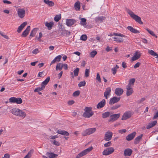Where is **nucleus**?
I'll return each mask as SVG.
<instances>
[{
    "mask_svg": "<svg viewBox=\"0 0 158 158\" xmlns=\"http://www.w3.org/2000/svg\"><path fill=\"white\" fill-rule=\"evenodd\" d=\"M96 130V129L95 128L87 129L83 131L82 133V135L83 136L89 135L94 132Z\"/></svg>",
    "mask_w": 158,
    "mask_h": 158,
    "instance_id": "nucleus-4",
    "label": "nucleus"
},
{
    "mask_svg": "<svg viewBox=\"0 0 158 158\" xmlns=\"http://www.w3.org/2000/svg\"><path fill=\"white\" fill-rule=\"evenodd\" d=\"M135 81V78H132L130 79L129 81L128 85L127 86L132 87L134 84Z\"/></svg>",
    "mask_w": 158,
    "mask_h": 158,
    "instance_id": "nucleus-33",
    "label": "nucleus"
},
{
    "mask_svg": "<svg viewBox=\"0 0 158 158\" xmlns=\"http://www.w3.org/2000/svg\"><path fill=\"white\" fill-rule=\"evenodd\" d=\"M110 114L109 112H106L102 114V117L105 118L108 117L110 115Z\"/></svg>",
    "mask_w": 158,
    "mask_h": 158,
    "instance_id": "nucleus-40",
    "label": "nucleus"
},
{
    "mask_svg": "<svg viewBox=\"0 0 158 158\" xmlns=\"http://www.w3.org/2000/svg\"><path fill=\"white\" fill-rule=\"evenodd\" d=\"M127 12L131 17L135 20L137 22L141 24H143V22L141 21L140 17L135 15L132 11L130 10H128L127 11Z\"/></svg>",
    "mask_w": 158,
    "mask_h": 158,
    "instance_id": "nucleus-1",
    "label": "nucleus"
},
{
    "mask_svg": "<svg viewBox=\"0 0 158 158\" xmlns=\"http://www.w3.org/2000/svg\"><path fill=\"white\" fill-rule=\"evenodd\" d=\"M46 155L49 158H56L58 156L57 154L48 152L46 153Z\"/></svg>",
    "mask_w": 158,
    "mask_h": 158,
    "instance_id": "nucleus-24",
    "label": "nucleus"
},
{
    "mask_svg": "<svg viewBox=\"0 0 158 158\" xmlns=\"http://www.w3.org/2000/svg\"><path fill=\"white\" fill-rule=\"evenodd\" d=\"M19 109L18 108H15L12 109L11 113L14 114L17 116L18 113Z\"/></svg>",
    "mask_w": 158,
    "mask_h": 158,
    "instance_id": "nucleus-35",
    "label": "nucleus"
},
{
    "mask_svg": "<svg viewBox=\"0 0 158 158\" xmlns=\"http://www.w3.org/2000/svg\"><path fill=\"white\" fill-rule=\"evenodd\" d=\"M136 134L135 132H134L133 133L129 134L127 135L126 138V139L127 141H130L133 139L135 137Z\"/></svg>",
    "mask_w": 158,
    "mask_h": 158,
    "instance_id": "nucleus-15",
    "label": "nucleus"
},
{
    "mask_svg": "<svg viewBox=\"0 0 158 158\" xmlns=\"http://www.w3.org/2000/svg\"><path fill=\"white\" fill-rule=\"evenodd\" d=\"M67 30L63 29H62L61 30V34L63 35H66V34L67 33Z\"/></svg>",
    "mask_w": 158,
    "mask_h": 158,
    "instance_id": "nucleus-50",
    "label": "nucleus"
},
{
    "mask_svg": "<svg viewBox=\"0 0 158 158\" xmlns=\"http://www.w3.org/2000/svg\"><path fill=\"white\" fill-rule=\"evenodd\" d=\"M62 68H63L65 70L68 69V65L66 64H62Z\"/></svg>",
    "mask_w": 158,
    "mask_h": 158,
    "instance_id": "nucleus-58",
    "label": "nucleus"
},
{
    "mask_svg": "<svg viewBox=\"0 0 158 158\" xmlns=\"http://www.w3.org/2000/svg\"><path fill=\"white\" fill-rule=\"evenodd\" d=\"M44 1L49 6H52L54 5V3L52 1H49V0H44Z\"/></svg>",
    "mask_w": 158,
    "mask_h": 158,
    "instance_id": "nucleus-30",
    "label": "nucleus"
},
{
    "mask_svg": "<svg viewBox=\"0 0 158 158\" xmlns=\"http://www.w3.org/2000/svg\"><path fill=\"white\" fill-rule=\"evenodd\" d=\"M119 68V67L116 64L115 67L111 69V70L113 75H114L116 73L117 70Z\"/></svg>",
    "mask_w": 158,
    "mask_h": 158,
    "instance_id": "nucleus-34",
    "label": "nucleus"
},
{
    "mask_svg": "<svg viewBox=\"0 0 158 158\" xmlns=\"http://www.w3.org/2000/svg\"><path fill=\"white\" fill-rule=\"evenodd\" d=\"M56 132L59 134L65 136H69V133L67 131L63 130H57Z\"/></svg>",
    "mask_w": 158,
    "mask_h": 158,
    "instance_id": "nucleus-25",
    "label": "nucleus"
},
{
    "mask_svg": "<svg viewBox=\"0 0 158 158\" xmlns=\"http://www.w3.org/2000/svg\"><path fill=\"white\" fill-rule=\"evenodd\" d=\"M50 77H48L44 81L41 83V85H42V86H45L50 81Z\"/></svg>",
    "mask_w": 158,
    "mask_h": 158,
    "instance_id": "nucleus-37",
    "label": "nucleus"
},
{
    "mask_svg": "<svg viewBox=\"0 0 158 158\" xmlns=\"http://www.w3.org/2000/svg\"><path fill=\"white\" fill-rule=\"evenodd\" d=\"M33 152V149L31 150L27 153V154L24 157V158H30L31 156V153Z\"/></svg>",
    "mask_w": 158,
    "mask_h": 158,
    "instance_id": "nucleus-42",
    "label": "nucleus"
},
{
    "mask_svg": "<svg viewBox=\"0 0 158 158\" xmlns=\"http://www.w3.org/2000/svg\"><path fill=\"white\" fill-rule=\"evenodd\" d=\"M38 28H34L31 31L30 35L31 36L34 37L35 36L36 32Z\"/></svg>",
    "mask_w": 158,
    "mask_h": 158,
    "instance_id": "nucleus-38",
    "label": "nucleus"
},
{
    "mask_svg": "<svg viewBox=\"0 0 158 158\" xmlns=\"http://www.w3.org/2000/svg\"><path fill=\"white\" fill-rule=\"evenodd\" d=\"M53 144L57 146H59L60 145V144L58 142L56 141L55 140H54L53 141Z\"/></svg>",
    "mask_w": 158,
    "mask_h": 158,
    "instance_id": "nucleus-59",
    "label": "nucleus"
},
{
    "mask_svg": "<svg viewBox=\"0 0 158 158\" xmlns=\"http://www.w3.org/2000/svg\"><path fill=\"white\" fill-rule=\"evenodd\" d=\"M120 106V105L119 104H116L114 106H113L111 108V109L112 110H115L118 108H119Z\"/></svg>",
    "mask_w": 158,
    "mask_h": 158,
    "instance_id": "nucleus-52",
    "label": "nucleus"
},
{
    "mask_svg": "<svg viewBox=\"0 0 158 158\" xmlns=\"http://www.w3.org/2000/svg\"><path fill=\"white\" fill-rule=\"evenodd\" d=\"M105 17L103 16H98L96 18L95 20L96 22L100 21L102 22L103 20L105 19Z\"/></svg>",
    "mask_w": 158,
    "mask_h": 158,
    "instance_id": "nucleus-41",
    "label": "nucleus"
},
{
    "mask_svg": "<svg viewBox=\"0 0 158 158\" xmlns=\"http://www.w3.org/2000/svg\"><path fill=\"white\" fill-rule=\"evenodd\" d=\"M27 23V22H25L21 24V25L19 27L17 30V32L18 33L20 32L23 28L26 25Z\"/></svg>",
    "mask_w": 158,
    "mask_h": 158,
    "instance_id": "nucleus-21",
    "label": "nucleus"
},
{
    "mask_svg": "<svg viewBox=\"0 0 158 158\" xmlns=\"http://www.w3.org/2000/svg\"><path fill=\"white\" fill-rule=\"evenodd\" d=\"M30 30V26H28L27 27L26 29H25V30L23 32L22 34V36L23 37H26L27 36Z\"/></svg>",
    "mask_w": 158,
    "mask_h": 158,
    "instance_id": "nucleus-20",
    "label": "nucleus"
},
{
    "mask_svg": "<svg viewBox=\"0 0 158 158\" xmlns=\"http://www.w3.org/2000/svg\"><path fill=\"white\" fill-rule=\"evenodd\" d=\"M146 29L147 31H148V32L152 36L155 35V34L153 31H151L148 28H146Z\"/></svg>",
    "mask_w": 158,
    "mask_h": 158,
    "instance_id": "nucleus-54",
    "label": "nucleus"
},
{
    "mask_svg": "<svg viewBox=\"0 0 158 158\" xmlns=\"http://www.w3.org/2000/svg\"><path fill=\"white\" fill-rule=\"evenodd\" d=\"M80 19L81 20L80 24L83 26L86 25L87 23L86 19L85 18H80Z\"/></svg>",
    "mask_w": 158,
    "mask_h": 158,
    "instance_id": "nucleus-36",
    "label": "nucleus"
},
{
    "mask_svg": "<svg viewBox=\"0 0 158 158\" xmlns=\"http://www.w3.org/2000/svg\"><path fill=\"white\" fill-rule=\"evenodd\" d=\"M74 8L76 10H79L80 8V3L79 1L75 3Z\"/></svg>",
    "mask_w": 158,
    "mask_h": 158,
    "instance_id": "nucleus-32",
    "label": "nucleus"
},
{
    "mask_svg": "<svg viewBox=\"0 0 158 158\" xmlns=\"http://www.w3.org/2000/svg\"><path fill=\"white\" fill-rule=\"evenodd\" d=\"M111 89L110 87H108L106 88L105 91L104 92V95L106 99H108V96L110 95Z\"/></svg>",
    "mask_w": 158,
    "mask_h": 158,
    "instance_id": "nucleus-14",
    "label": "nucleus"
},
{
    "mask_svg": "<svg viewBox=\"0 0 158 158\" xmlns=\"http://www.w3.org/2000/svg\"><path fill=\"white\" fill-rule=\"evenodd\" d=\"M93 149L92 147H90L78 154L76 157V158H79L85 155L91 151Z\"/></svg>",
    "mask_w": 158,
    "mask_h": 158,
    "instance_id": "nucleus-3",
    "label": "nucleus"
},
{
    "mask_svg": "<svg viewBox=\"0 0 158 158\" xmlns=\"http://www.w3.org/2000/svg\"><path fill=\"white\" fill-rule=\"evenodd\" d=\"M112 38L114 39V41L117 42H123V39L121 38H118L115 37H114Z\"/></svg>",
    "mask_w": 158,
    "mask_h": 158,
    "instance_id": "nucleus-45",
    "label": "nucleus"
},
{
    "mask_svg": "<svg viewBox=\"0 0 158 158\" xmlns=\"http://www.w3.org/2000/svg\"><path fill=\"white\" fill-rule=\"evenodd\" d=\"M114 149L113 147H110L105 149L102 152L104 155L107 156L112 154L114 151Z\"/></svg>",
    "mask_w": 158,
    "mask_h": 158,
    "instance_id": "nucleus-7",
    "label": "nucleus"
},
{
    "mask_svg": "<svg viewBox=\"0 0 158 158\" xmlns=\"http://www.w3.org/2000/svg\"><path fill=\"white\" fill-rule=\"evenodd\" d=\"M91 107H86L84 110L85 111L83 113V116L85 118H89L94 114V112L92 110Z\"/></svg>",
    "mask_w": 158,
    "mask_h": 158,
    "instance_id": "nucleus-2",
    "label": "nucleus"
},
{
    "mask_svg": "<svg viewBox=\"0 0 158 158\" xmlns=\"http://www.w3.org/2000/svg\"><path fill=\"white\" fill-rule=\"evenodd\" d=\"M106 104V101L103 99L100 102L98 103L97 106V107L98 109H100L103 107Z\"/></svg>",
    "mask_w": 158,
    "mask_h": 158,
    "instance_id": "nucleus-17",
    "label": "nucleus"
},
{
    "mask_svg": "<svg viewBox=\"0 0 158 158\" xmlns=\"http://www.w3.org/2000/svg\"><path fill=\"white\" fill-rule=\"evenodd\" d=\"M39 52L40 51L38 49V48H36L32 51V53L33 54H36Z\"/></svg>",
    "mask_w": 158,
    "mask_h": 158,
    "instance_id": "nucleus-56",
    "label": "nucleus"
},
{
    "mask_svg": "<svg viewBox=\"0 0 158 158\" xmlns=\"http://www.w3.org/2000/svg\"><path fill=\"white\" fill-rule=\"evenodd\" d=\"M79 69V68H77L73 71V73L75 77L78 76Z\"/></svg>",
    "mask_w": 158,
    "mask_h": 158,
    "instance_id": "nucleus-47",
    "label": "nucleus"
},
{
    "mask_svg": "<svg viewBox=\"0 0 158 158\" xmlns=\"http://www.w3.org/2000/svg\"><path fill=\"white\" fill-rule=\"evenodd\" d=\"M26 115V114L24 112L19 110L18 112L17 116L24 118L25 117Z\"/></svg>",
    "mask_w": 158,
    "mask_h": 158,
    "instance_id": "nucleus-27",
    "label": "nucleus"
},
{
    "mask_svg": "<svg viewBox=\"0 0 158 158\" xmlns=\"http://www.w3.org/2000/svg\"><path fill=\"white\" fill-rule=\"evenodd\" d=\"M96 79L98 80L99 82H101V79L100 77V75L98 73H97V77Z\"/></svg>",
    "mask_w": 158,
    "mask_h": 158,
    "instance_id": "nucleus-57",
    "label": "nucleus"
},
{
    "mask_svg": "<svg viewBox=\"0 0 158 158\" xmlns=\"http://www.w3.org/2000/svg\"><path fill=\"white\" fill-rule=\"evenodd\" d=\"M2 158H10V155L8 153L5 154L4 156Z\"/></svg>",
    "mask_w": 158,
    "mask_h": 158,
    "instance_id": "nucleus-63",
    "label": "nucleus"
},
{
    "mask_svg": "<svg viewBox=\"0 0 158 158\" xmlns=\"http://www.w3.org/2000/svg\"><path fill=\"white\" fill-rule=\"evenodd\" d=\"M17 13L19 17L23 18L25 15V11L23 8H19L17 10Z\"/></svg>",
    "mask_w": 158,
    "mask_h": 158,
    "instance_id": "nucleus-8",
    "label": "nucleus"
},
{
    "mask_svg": "<svg viewBox=\"0 0 158 158\" xmlns=\"http://www.w3.org/2000/svg\"><path fill=\"white\" fill-rule=\"evenodd\" d=\"M120 99V97L117 98L116 97H114L112 98H110L109 101V104L110 105L113 104L119 101Z\"/></svg>",
    "mask_w": 158,
    "mask_h": 158,
    "instance_id": "nucleus-10",
    "label": "nucleus"
},
{
    "mask_svg": "<svg viewBox=\"0 0 158 158\" xmlns=\"http://www.w3.org/2000/svg\"><path fill=\"white\" fill-rule=\"evenodd\" d=\"M123 92V89L120 88H116L115 91V94L118 96L122 95Z\"/></svg>",
    "mask_w": 158,
    "mask_h": 158,
    "instance_id": "nucleus-19",
    "label": "nucleus"
},
{
    "mask_svg": "<svg viewBox=\"0 0 158 158\" xmlns=\"http://www.w3.org/2000/svg\"><path fill=\"white\" fill-rule=\"evenodd\" d=\"M80 94V91L79 90H77L76 91H75L73 94V96L74 97L78 96Z\"/></svg>",
    "mask_w": 158,
    "mask_h": 158,
    "instance_id": "nucleus-51",
    "label": "nucleus"
},
{
    "mask_svg": "<svg viewBox=\"0 0 158 158\" xmlns=\"http://www.w3.org/2000/svg\"><path fill=\"white\" fill-rule=\"evenodd\" d=\"M143 135V134H141L140 135L136 137L134 141V143L135 144H136L138 143L140 141V139L141 138Z\"/></svg>",
    "mask_w": 158,
    "mask_h": 158,
    "instance_id": "nucleus-29",
    "label": "nucleus"
},
{
    "mask_svg": "<svg viewBox=\"0 0 158 158\" xmlns=\"http://www.w3.org/2000/svg\"><path fill=\"white\" fill-rule=\"evenodd\" d=\"M120 116V114H114L110 116L109 122L114 121L117 120Z\"/></svg>",
    "mask_w": 158,
    "mask_h": 158,
    "instance_id": "nucleus-13",
    "label": "nucleus"
},
{
    "mask_svg": "<svg viewBox=\"0 0 158 158\" xmlns=\"http://www.w3.org/2000/svg\"><path fill=\"white\" fill-rule=\"evenodd\" d=\"M86 82L85 81L80 82L78 84V86L79 87L82 86H84L85 85Z\"/></svg>",
    "mask_w": 158,
    "mask_h": 158,
    "instance_id": "nucleus-48",
    "label": "nucleus"
},
{
    "mask_svg": "<svg viewBox=\"0 0 158 158\" xmlns=\"http://www.w3.org/2000/svg\"><path fill=\"white\" fill-rule=\"evenodd\" d=\"M157 123V121L156 120L152 122L151 123H148V125L146 126V128L147 129H149L152 127H153L156 125Z\"/></svg>",
    "mask_w": 158,
    "mask_h": 158,
    "instance_id": "nucleus-22",
    "label": "nucleus"
},
{
    "mask_svg": "<svg viewBox=\"0 0 158 158\" xmlns=\"http://www.w3.org/2000/svg\"><path fill=\"white\" fill-rule=\"evenodd\" d=\"M74 102L73 100L69 101L68 102V104L69 105H71L74 104Z\"/></svg>",
    "mask_w": 158,
    "mask_h": 158,
    "instance_id": "nucleus-64",
    "label": "nucleus"
},
{
    "mask_svg": "<svg viewBox=\"0 0 158 158\" xmlns=\"http://www.w3.org/2000/svg\"><path fill=\"white\" fill-rule=\"evenodd\" d=\"M141 56V53L139 52L136 51L135 52L134 56L132 57L131 61L133 62L138 59L140 58Z\"/></svg>",
    "mask_w": 158,
    "mask_h": 158,
    "instance_id": "nucleus-11",
    "label": "nucleus"
},
{
    "mask_svg": "<svg viewBox=\"0 0 158 158\" xmlns=\"http://www.w3.org/2000/svg\"><path fill=\"white\" fill-rule=\"evenodd\" d=\"M132 150L130 148H127L125 149L124 152V155L125 156H130L132 153Z\"/></svg>",
    "mask_w": 158,
    "mask_h": 158,
    "instance_id": "nucleus-16",
    "label": "nucleus"
},
{
    "mask_svg": "<svg viewBox=\"0 0 158 158\" xmlns=\"http://www.w3.org/2000/svg\"><path fill=\"white\" fill-rule=\"evenodd\" d=\"M126 131L127 130L125 129H121L119 130L118 131L121 134H123V133H125L126 132Z\"/></svg>",
    "mask_w": 158,
    "mask_h": 158,
    "instance_id": "nucleus-61",
    "label": "nucleus"
},
{
    "mask_svg": "<svg viewBox=\"0 0 158 158\" xmlns=\"http://www.w3.org/2000/svg\"><path fill=\"white\" fill-rule=\"evenodd\" d=\"M97 54V52L95 50H93L89 54L91 58H93Z\"/></svg>",
    "mask_w": 158,
    "mask_h": 158,
    "instance_id": "nucleus-44",
    "label": "nucleus"
},
{
    "mask_svg": "<svg viewBox=\"0 0 158 158\" xmlns=\"http://www.w3.org/2000/svg\"><path fill=\"white\" fill-rule=\"evenodd\" d=\"M127 92L126 95L127 96H129L131 95L133 92V91L132 87L131 86H126Z\"/></svg>",
    "mask_w": 158,
    "mask_h": 158,
    "instance_id": "nucleus-18",
    "label": "nucleus"
},
{
    "mask_svg": "<svg viewBox=\"0 0 158 158\" xmlns=\"http://www.w3.org/2000/svg\"><path fill=\"white\" fill-rule=\"evenodd\" d=\"M76 22V20L73 19H67L66 21V25L69 26L70 27L73 25L74 23Z\"/></svg>",
    "mask_w": 158,
    "mask_h": 158,
    "instance_id": "nucleus-12",
    "label": "nucleus"
},
{
    "mask_svg": "<svg viewBox=\"0 0 158 158\" xmlns=\"http://www.w3.org/2000/svg\"><path fill=\"white\" fill-rule=\"evenodd\" d=\"M87 38V36L85 35H82L80 37V39L81 40L85 41L86 40Z\"/></svg>",
    "mask_w": 158,
    "mask_h": 158,
    "instance_id": "nucleus-49",
    "label": "nucleus"
},
{
    "mask_svg": "<svg viewBox=\"0 0 158 158\" xmlns=\"http://www.w3.org/2000/svg\"><path fill=\"white\" fill-rule=\"evenodd\" d=\"M61 56L59 55L56 56L53 60L51 62L50 65H51L53 64L56 62H58L60 61L61 59Z\"/></svg>",
    "mask_w": 158,
    "mask_h": 158,
    "instance_id": "nucleus-23",
    "label": "nucleus"
},
{
    "mask_svg": "<svg viewBox=\"0 0 158 158\" xmlns=\"http://www.w3.org/2000/svg\"><path fill=\"white\" fill-rule=\"evenodd\" d=\"M60 15H56L54 18V20L56 22H58L61 19Z\"/></svg>",
    "mask_w": 158,
    "mask_h": 158,
    "instance_id": "nucleus-46",
    "label": "nucleus"
},
{
    "mask_svg": "<svg viewBox=\"0 0 158 158\" xmlns=\"http://www.w3.org/2000/svg\"><path fill=\"white\" fill-rule=\"evenodd\" d=\"M113 133L110 131L106 132L105 135L104 140L106 141H109L111 139Z\"/></svg>",
    "mask_w": 158,
    "mask_h": 158,
    "instance_id": "nucleus-9",
    "label": "nucleus"
},
{
    "mask_svg": "<svg viewBox=\"0 0 158 158\" xmlns=\"http://www.w3.org/2000/svg\"><path fill=\"white\" fill-rule=\"evenodd\" d=\"M145 100V98H141V99L140 100H138L137 101V103H142Z\"/></svg>",
    "mask_w": 158,
    "mask_h": 158,
    "instance_id": "nucleus-62",
    "label": "nucleus"
},
{
    "mask_svg": "<svg viewBox=\"0 0 158 158\" xmlns=\"http://www.w3.org/2000/svg\"><path fill=\"white\" fill-rule=\"evenodd\" d=\"M111 145V143L110 141H109L106 143H105L104 144V146L105 147H107L109 146H110Z\"/></svg>",
    "mask_w": 158,
    "mask_h": 158,
    "instance_id": "nucleus-55",
    "label": "nucleus"
},
{
    "mask_svg": "<svg viewBox=\"0 0 158 158\" xmlns=\"http://www.w3.org/2000/svg\"><path fill=\"white\" fill-rule=\"evenodd\" d=\"M62 64L61 63H58L56 67V70H61L62 69Z\"/></svg>",
    "mask_w": 158,
    "mask_h": 158,
    "instance_id": "nucleus-39",
    "label": "nucleus"
},
{
    "mask_svg": "<svg viewBox=\"0 0 158 158\" xmlns=\"http://www.w3.org/2000/svg\"><path fill=\"white\" fill-rule=\"evenodd\" d=\"M89 69H86L85 72V76L87 77L89 76Z\"/></svg>",
    "mask_w": 158,
    "mask_h": 158,
    "instance_id": "nucleus-53",
    "label": "nucleus"
},
{
    "mask_svg": "<svg viewBox=\"0 0 158 158\" xmlns=\"http://www.w3.org/2000/svg\"><path fill=\"white\" fill-rule=\"evenodd\" d=\"M133 113L130 111L125 112L123 115L121 119L122 120H126L131 117Z\"/></svg>",
    "mask_w": 158,
    "mask_h": 158,
    "instance_id": "nucleus-5",
    "label": "nucleus"
},
{
    "mask_svg": "<svg viewBox=\"0 0 158 158\" xmlns=\"http://www.w3.org/2000/svg\"><path fill=\"white\" fill-rule=\"evenodd\" d=\"M140 64H141V63L139 62H138L134 66V68L136 69L137 68H138V67H139V66L140 65Z\"/></svg>",
    "mask_w": 158,
    "mask_h": 158,
    "instance_id": "nucleus-60",
    "label": "nucleus"
},
{
    "mask_svg": "<svg viewBox=\"0 0 158 158\" xmlns=\"http://www.w3.org/2000/svg\"><path fill=\"white\" fill-rule=\"evenodd\" d=\"M148 53L151 55L153 56H156V58H157V61L158 63V54L155 52L154 51L152 50H148Z\"/></svg>",
    "mask_w": 158,
    "mask_h": 158,
    "instance_id": "nucleus-28",
    "label": "nucleus"
},
{
    "mask_svg": "<svg viewBox=\"0 0 158 158\" xmlns=\"http://www.w3.org/2000/svg\"><path fill=\"white\" fill-rule=\"evenodd\" d=\"M9 102L11 103H16L17 104H21L22 102V99L21 98L12 97L9 98Z\"/></svg>",
    "mask_w": 158,
    "mask_h": 158,
    "instance_id": "nucleus-6",
    "label": "nucleus"
},
{
    "mask_svg": "<svg viewBox=\"0 0 158 158\" xmlns=\"http://www.w3.org/2000/svg\"><path fill=\"white\" fill-rule=\"evenodd\" d=\"M127 29L130 31L131 32L136 34L139 33V31L138 30L133 28L131 26H128L127 27Z\"/></svg>",
    "mask_w": 158,
    "mask_h": 158,
    "instance_id": "nucleus-26",
    "label": "nucleus"
},
{
    "mask_svg": "<svg viewBox=\"0 0 158 158\" xmlns=\"http://www.w3.org/2000/svg\"><path fill=\"white\" fill-rule=\"evenodd\" d=\"M45 86H42V85H41V87H38L35 89L34 91V92H39V91L43 90L45 88Z\"/></svg>",
    "mask_w": 158,
    "mask_h": 158,
    "instance_id": "nucleus-43",
    "label": "nucleus"
},
{
    "mask_svg": "<svg viewBox=\"0 0 158 158\" xmlns=\"http://www.w3.org/2000/svg\"><path fill=\"white\" fill-rule=\"evenodd\" d=\"M45 26L48 28V29L50 30L52 29V27L53 25V23L52 22L48 23L47 22L45 23Z\"/></svg>",
    "mask_w": 158,
    "mask_h": 158,
    "instance_id": "nucleus-31",
    "label": "nucleus"
}]
</instances>
